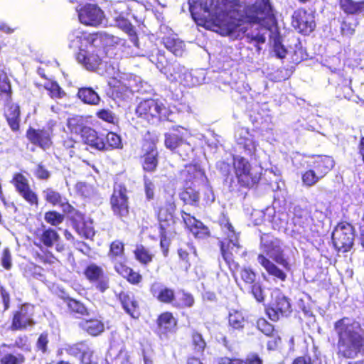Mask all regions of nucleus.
Masks as SVG:
<instances>
[{"label":"nucleus","mask_w":364,"mask_h":364,"mask_svg":"<svg viewBox=\"0 0 364 364\" xmlns=\"http://www.w3.org/2000/svg\"><path fill=\"white\" fill-rule=\"evenodd\" d=\"M338 358L354 359L364 355V331L359 322L343 316L333 323Z\"/></svg>","instance_id":"f257e3e1"},{"label":"nucleus","mask_w":364,"mask_h":364,"mask_svg":"<svg viewBox=\"0 0 364 364\" xmlns=\"http://www.w3.org/2000/svg\"><path fill=\"white\" fill-rule=\"evenodd\" d=\"M149 292L160 304L171 305L176 309H189L195 304V299L191 293L180 289L178 292L180 296L178 299L173 288L159 282L155 281L150 284Z\"/></svg>","instance_id":"f03ea898"},{"label":"nucleus","mask_w":364,"mask_h":364,"mask_svg":"<svg viewBox=\"0 0 364 364\" xmlns=\"http://www.w3.org/2000/svg\"><path fill=\"white\" fill-rule=\"evenodd\" d=\"M220 224L226 235V237L218 242L220 254L232 277H235V272L240 267L239 263L235 260L236 255L242 249L239 234L235 231L233 226L228 220L224 223L220 222Z\"/></svg>","instance_id":"7ed1b4c3"},{"label":"nucleus","mask_w":364,"mask_h":364,"mask_svg":"<svg viewBox=\"0 0 364 364\" xmlns=\"http://www.w3.org/2000/svg\"><path fill=\"white\" fill-rule=\"evenodd\" d=\"M307 169L301 173V181L306 187H311L326 176L335 166L333 157L323 155H311L305 161Z\"/></svg>","instance_id":"20e7f679"},{"label":"nucleus","mask_w":364,"mask_h":364,"mask_svg":"<svg viewBox=\"0 0 364 364\" xmlns=\"http://www.w3.org/2000/svg\"><path fill=\"white\" fill-rule=\"evenodd\" d=\"M221 4L224 9H220L218 0H210L209 10L215 13L212 16L213 24L222 34L230 36L234 33L238 24L233 21H226L224 18L229 12L237 10L240 6V0H221Z\"/></svg>","instance_id":"39448f33"},{"label":"nucleus","mask_w":364,"mask_h":364,"mask_svg":"<svg viewBox=\"0 0 364 364\" xmlns=\"http://www.w3.org/2000/svg\"><path fill=\"white\" fill-rule=\"evenodd\" d=\"M232 166L240 187L252 188L259 183L262 175V168L260 166L253 167L244 156H233Z\"/></svg>","instance_id":"423d86ee"},{"label":"nucleus","mask_w":364,"mask_h":364,"mask_svg":"<svg viewBox=\"0 0 364 364\" xmlns=\"http://www.w3.org/2000/svg\"><path fill=\"white\" fill-rule=\"evenodd\" d=\"M109 207L113 215L123 223L130 218L132 207L128 190L123 183L115 181L109 197Z\"/></svg>","instance_id":"0eeeda50"},{"label":"nucleus","mask_w":364,"mask_h":364,"mask_svg":"<svg viewBox=\"0 0 364 364\" xmlns=\"http://www.w3.org/2000/svg\"><path fill=\"white\" fill-rule=\"evenodd\" d=\"M138 117L151 124L170 120L171 111L161 100L149 98L141 100L136 107Z\"/></svg>","instance_id":"6e6552de"},{"label":"nucleus","mask_w":364,"mask_h":364,"mask_svg":"<svg viewBox=\"0 0 364 364\" xmlns=\"http://www.w3.org/2000/svg\"><path fill=\"white\" fill-rule=\"evenodd\" d=\"M164 146L183 159L188 158L193 147L187 140V129L182 126H173L164 134Z\"/></svg>","instance_id":"1a4fd4ad"},{"label":"nucleus","mask_w":364,"mask_h":364,"mask_svg":"<svg viewBox=\"0 0 364 364\" xmlns=\"http://www.w3.org/2000/svg\"><path fill=\"white\" fill-rule=\"evenodd\" d=\"M179 199L183 205L193 207H206L213 203L215 200V195L212 187L209 183L203 185L201 194L199 191L195 189L192 186L183 185L181 189Z\"/></svg>","instance_id":"9d476101"},{"label":"nucleus","mask_w":364,"mask_h":364,"mask_svg":"<svg viewBox=\"0 0 364 364\" xmlns=\"http://www.w3.org/2000/svg\"><path fill=\"white\" fill-rule=\"evenodd\" d=\"M151 58V61L170 82H177L183 77L185 67L177 60L168 58L164 51L158 50Z\"/></svg>","instance_id":"9b49d317"},{"label":"nucleus","mask_w":364,"mask_h":364,"mask_svg":"<svg viewBox=\"0 0 364 364\" xmlns=\"http://www.w3.org/2000/svg\"><path fill=\"white\" fill-rule=\"evenodd\" d=\"M355 228L347 221L337 223L331 235L333 245L337 253H346L351 250L354 245Z\"/></svg>","instance_id":"f8f14e48"},{"label":"nucleus","mask_w":364,"mask_h":364,"mask_svg":"<svg viewBox=\"0 0 364 364\" xmlns=\"http://www.w3.org/2000/svg\"><path fill=\"white\" fill-rule=\"evenodd\" d=\"M259 247L266 255L273 256V259L278 264L282 265L286 270L291 269V264L284 256L279 238L271 233H263L260 236Z\"/></svg>","instance_id":"ddd939ff"},{"label":"nucleus","mask_w":364,"mask_h":364,"mask_svg":"<svg viewBox=\"0 0 364 364\" xmlns=\"http://www.w3.org/2000/svg\"><path fill=\"white\" fill-rule=\"evenodd\" d=\"M139 159L144 173H153L157 171L160 154L157 144L154 140L145 139L143 141Z\"/></svg>","instance_id":"4468645a"},{"label":"nucleus","mask_w":364,"mask_h":364,"mask_svg":"<svg viewBox=\"0 0 364 364\" xmlns=\"http://www.w3.org/2000/svg\"><path fill=\"white\" fill-rule=\"evenodd\" d=\"M240 277H236L235 272V280L238 286L242 289L244 285L245 288L250 289V293L254 298L259 302L264 299V291L260 282L257 279L256 272L250 267H243L240 270Z\"/></svg>","instance_id":"2eb2a0df"},{"label":"nucleus","mask_w":364,"mask_h":364,"mask_svg":"<svg viewBox=\"0 0 364 364\" xmlns=\"http://www.w3.org/2000/svg\"><path fill=\"white\" fill-rule=\"evenodd\" d=\"M36 323L33 307L25 303L12 312L10 329L13 331H25L33 327Z\"/></svg>","instance_id":"dca6fc26"},{"label":"nucleus","mask_w":364,"mask_h":364,"mask_svg":"<svg viewBox=\"0 0 364 364\" xmlns=\"http://www.w3.org/2000/svg\"><path fill=\"white\" fill-rule=\"evenodd\" d=\"M291 24L299 34L309 36L316 27L315 14L304 8H299L291 15Z\"/></svg>","instance_id":"f3484780"},{"label":"nucleus","mask_w":364,"mask_h":364,"mask_svg":"<svg viewBox=\"0 0 364 364\" xmlns=\"http://www.w3.org/2000/svg\"><path fill=\"white\" fill-rule=\"evenodd\" d=\"M176 207L174 195L171 194L165 198L164 203L155 209L159 228H174Z\"/></svg>","instance_id":"a211bd4d"},{"label":"nucleus","mask_w":364,"mask_h":364,"mask_svg":"<svg viewBox=\"0 0 364 364\" xmlns=\"http://www.w3.org/2000/svg\"><path fill=\"white\" fill-rule=\"evenodd\" d=\"M103 35L100 33H87L85 31H74L69 33L70 48L94 47L95 50L100 46L103 41Z\"/></svg>","instance_id":"6ab92c4d"},{"label":"nucleus","mask_w":364,"mask_h":364,"mask_svg":"<svg viewBox=\"0 0 364 364\" xmlns=\"http://www.w3.org/2000/svg\"><path fill=\"white\" fill-rule=\"evenodd\" d=\"M11 183L14 186L16 191L31 206L38 207V194L32 190L28 178L21 173L14 174Z\"/></svg>","instance_id":"aec40b11"},{"label":"nucleus","mask_w":364,"mask_h":364,"mask_svg":"<svg viewBox=\"0 0 364 364\" xmlns=\"http://www.w3.org/2000/svg\"><path fill=\"white\" fill-rule=\"evenodd\" d=\"M268 318L272 321H277L280 318L287 316L291 312L289 299L283 294H278L265 308Z\"/></svg>","instance_id":"412c9836"},{"label":"nucleus","mask_w":364,"mask_h":364,"mask_svg":"<svg viewBox=\"0 0 364 364\" xmlns=\"http://www.w3.org/2000/svg\"><path fill=\"white\" fill-rule=\"evenodd\" d=\"M53 136V129L50 127L41 129L29 127L26 132V136L30 143L43 149H48L52 146Z\"/></svg>","instance_id":"4be33fe9"},{"label":"nucleus","mask_w":364,"mask_h":364,"mask_svg":"<svg viewBox=\"0 0 364 364\" xmlns=\"http://www.w3.org/2000/svg\"><path fill=\"white\" fill-rule=\"evenodd\" d=\"M78 18L82 24L96 27L102 23L104 12L97 5L87 4L78 11Z\"/></svg>","instance_id":"5701e85b"},{"label":"nucleus","mask_w":364,"mask_h":364,"mask_svg":"<svg viewBox=\"0 0 364 364\" xmlns=\"http://www.w3.org/2000/svg\"><path fill=\"white\" fill-rule=\"evenodd\" d=\"M181 215L185 228L193 234L195 238L203 240L210 236L209 228L202 221L184 210L181 211Z\"/></svg>","instance_id":"b1692460"},{"label":"nucleus","mask_w":364,"mask_h":364,"mask_svg":"<svg viewBox=\"0 0 364 364\" xmlns=\"http://www.w3.org/2000/svg\"><path fill=\"white\" fill-rule=\"evenodd\" d=\"M257 328L270 339L267 342V349L269 351L277 350L282 343V338L278 330L264 318H259L256 322Z\"/></svg>","instance_id":"393cba45"},{"label":"nucleus","mask_w":364,"mask_h":364,"mask_svg":"<svg viewBox=\"0 0 364 364\" xmlns=\"http://www.w3.org/2000/svg\"><path fill=\"white\" fill-rule=\"evenodd\" d=\"M84 276L91 283H95V287L101 292L109 288V279L105 275L102 268L96 264H89L83 271Z\"/></svg>","instance_id":"a878e982"},{"label":"nucleus","mask_w":364,"mask_h":364,"mask_svg":"<svg viewBox=\"0 0 364 364\" xmlns=\"http://www.w3.org/2000/svg\"><path fill=\"white\" fill-rule=\"evenodd\" d=\"M156 325L159 337H167L168 334L175 332L178 326V319L173 312L165 311L158 315Z\"/></svg>","instance_id":"bb28decb"},{"label":"nucleus","mask_w":364,"mask_h":364,"mask_svg":"<svg viewBox=\"0 0 364 364\" xmlns=\"http://www.w3.org/2000/svg\"><path fill=\"white\" fill-rule=\"evenodd\" d=\"M183 185L194 186L196 183H208V178L203 169L196 164L186 165L180 172Z\"/></svg>","instance_id":"cd10ccee"},{"label":"nucleus","mask_w":364,"mask_h":364,"mask_svg":"<svg viewBox=\"0 0 364 364\" xmlns=\"http://www.w3.org/2000/svg\"><path fill=\"white\" fill-rule=\"evenodd\" d=\"M115 272L132 286H139L143 282V275L129 267L125 260L114 264Z\"/></svg>","instance_id":"c85d7f7f"},{"label":"nucleus","mask_w":364,"mask_h":364,"mask_svg":"<svg viewBox=\"0 0 364 364\" xmlns=\"http://www.w3.org/2000/svg\"><path fill=\"white\" fill-rule=\"evenodd\" d=\"M117 299L124 311L134 318L139 316V304L135 296L128 291H120L117 294Z\"/></svg>","instance_id":"c756f323"},{"label":"nucleus","mask_w":364,"mask_h":364,"mask_svg":"<svg viewBox=\"0 0 364 364\" xmlns=\"http://www.w3.org/2000/svg\"><path fill=\"white\" fill-rule=\"evenodd\" d=\"M100 50L90 51L85 49H80L76 55L78 63L82 64L86 69L94 70L97 69L102 63V58L99 54Z\"/></svg>","instance_id":"7c9ffc66"},{"label":"nucleus","mask_w":364,"mask_h":364,"mask_svg":"<svg viewBox=\"0 0 364 364\" xmlns=\"http://www.w3.org/2000/svg\"><path fill=\"white\" fill-rule=\"evenodd\" d=\"M4 116L14 132L20 130L21 110L18 105L11 101L5 103Z\"/></svg>","instance_id":"2f4dec72"},{"label":"nucleus","mask_w":364,"mask_h":364,"mask_svg":"<svg viewBox=\"0 0 364 364\" xmlns=\"http://www.w3.org/2000/svg\"><path fill=\"white\" fill-rule=\"evenodd\" d=\"M73 228L82 237L89 239L95 236V232L92 223L86 220L83 213H77L71 221Z\"/></svg>","instance_id":"473e14b6"},{"label":"nucleus","mask_w":364,"mask_h":364,"mask_svg":"<svg viewBox=\"0 0 364 364\" xmlns=\"http://www.w3.org/2000/svg\"><path fill=\"white\" fill-rule=\"evenodd\" d=\"M236 142L242 148L247 155L250 156L255 155L258 143L247 129H241L236 139Z\"/></svg>","instance_id":"72a5a7b5"},{"label":"nucleus","mask_w":364,"mask_h":364,"mask_svg":"<svg viewBox=\"0 0 364 364\" xmlns=\"http://www.w3.org/2000/svg\"><path fill=\"white\" fill-rule=\"evenodd\" d=\"M36 237L39 242V245H43L47 248L53 247L60 239L58 232L50 227H44L41 231H37Z\"/></svg>","instance_id":"f704fd0d"},{"label":"nucleus","mask_w":364,"mask_h":364,"mask_svg":"<svg viewBox=\"0 0 364 364\" xmlns=\"http://www.w3.org/2000/svg\"><path fill=\"white\" fill-rule=\"evenodd\" d=\"M10 345L6 343L0 344V364H24L26 361L22 353L14 354L9 352Z\"/></svg>","instance_id":"c9c22d12"},{"label":"nucleus","mask_w":364,"mask_h":364,"mask_svg":"<svg viewBox=\"0 0 364 364\" xmlns=\"http://www.w3.org/2000/svg\"><path fill=\"white\" fill-rule=\"evenodd\" d=\"M64 350L71 357L80 356V360L87 357L94 350L91 349L87 341H80L76 343L65 346Z\"/></svg>","instance_id":"e433bc0d"},{"label":"nucleus","mask_w":364,"mask_h":364,"mask_svg":"<svg viewBox=\"0 0 364 364\" xmlns=\"http://www.w3.org/2000/svg\"><path fill=\"white\" fill-rule=\"evenodd\" d=\"M257 261L269 275L272 276L282 282H284L286 280L287 274L285 272H284L265 255L263 254H259L257 256Z\"/></svg>","instance_id":"4c0bfd02"},{"label":"nucleus","mask_w":364,"mask_h":364,"mask_svg":"<svg viewBox=\"0 0 364 364\" xmlns=\"http://www.w3.org/2000/svg\"><path fill=\"white\" fill-rule=\"evenodd\" d=\"M339 9L347 16H357L364 13V0H338Z\"/></svg>","instance_id":"58836bf2"},{"label":"nucleus","mask_w":364,"mask_h":364,"mask_svg":"<svg viewBox=\"0 0 364 364\" xmlns=\"http://www.w3.org/2000/svg\"><path fill=\"white\" fill-rule=\"evenodd\" d=\"M180 262H181L186 270H188L191 266V257L197 256V250L191 242H185L180 245L177 250Z\"/></svg>","instance_id":"ea45409f"},{"label":"nucleus","mask_w":364,"mask_h":364,"mask_svg":"<svg viewBox=\"0 0 364 364\" xmlns=\"http://www.w3.org/2000/svg\"><path fill=\"white\" fill-rule=\"evenodd\" d=\"M78 325L82 330L92 336L100 335L105 330L102 321L96 318L82 319Z\"/></svg>","instance_id":"a19ab883"},{"label":"nucleus","mask_w":364,"mask_h":364,"mask_svg":"<svg viewBox=\"0 0 364 364\" xmlns=\"http://www.w3.org/2000/svg\"><path fill=\"white\" fill-rule=\"evenodd\" d=\"M77 96L83 103L89 105H98L101 100L98 93L91 87L79 88Z\"/></svg>","instance_id":"79ce46f5"},{"label":"nucleus","mask_w":364,"mask_h":364,"mask_svg":"<svg viewBox=\"0 0 364 364\" xmlns=\"http://www.w3.org/2000/svg\"><path fill=\"white\" fill-rule=\"evenodd\" d=\"M107 256L112 262H119L125 259V245L120 240H114L109 244Z\"/></svg>","instance_id":"37998d69"},{"label":"nucleus","mask_w":364,"mask_h":364,"mask_svg":"<svg viewBox=\"0 0 364 364\" xmlns=\"http://www.w3.org/2000/svg\"><path fill=\"white\" fill-rule=\"evenodd\" d=\"M110 97L114 100H123L127 97L128 88L121 81L112 78L109 81Z\"/></svg>","instance_id":"c03bdc74"},{"label":"nucleus","mask_w":364,"mask_h":364,"mask_svg":"<svg viewBox=\"0 0 364 364\" xmlns=\"http://www.w3.org/2000/svg\"><path fill=\"white\" fill-rule=\"evenodd\" d=\"M133 254L135 259L143 266H147L151 263L154 258V254L142 244L136 245Z\"/></svg>","instance_id":"a18cd8bd"},{"label":"nucleus","mask_w":364,"mask_h":364,"mask_svg":"<svg viewBox=\"0 0 364 364\" xmlns=\"http://www.w3.org/2000/svg\"><path fill=\"white\" fill-rule=\"evenodd\" d=\"M162 43L167 50L176 56H182L184 51V43L178 38L172 36H166L162 38Z\"/></svg>","instance_id":"49530a36"},{"label":"nucleus","mask_w":364,"mask_h":364,"mask_svg":"<svg viewBox=\"0 0 364 364\" xmlns=\"http://www.w3.org/2000/svg\"><path fill=\"white\" fill-rule=\"evenodd\" d=\"M115 23L119 28L124 31L129 36L130 41L134 44L137 45L139 38L134 26L126 18L119 16L115 18Z\"/></svg>","instance_id":"de8ad7c7"},{"label":"nucleus","mask_w":364,"mask_h":364,"mask_svg":"<svg viewBox=\"0 0 364 364\" xmlns=\"http://www.w3.org/2000/svg\"><path fill=\"white\" fill-rule=\"evenodd\" d=\"M247 323V319L242 312L232 310L229 313L228 325L232 331H242Z\"/></svg>","instance_id":"09e8293b"},{"label":"nucleus","mask_w":364,"mask_h":364,"mask_svg":"<svg viewBox=\"0 0 364 364\" xmlns=\"http://www.w3.org/2000/svg\"><path fill=\"white\" fill-rule=\"evenodd\" d=\"M103 151L121 149L123 147L120 135L114 132H108L105 136Z\"/></svg>","instance_id":"8fccbe9b"},{"label":"nucleus","mask_w":364,"mask_h":364,"mask_svg":"<svg viewBox=\"0 0 364 364\" xmlns=\"http://www.w3.org/2000/svg\"><path fill=\"white\" fill-rule=\"evenodd\" d=\"M176 234L175 228H159L160 247L164 256H167L168 254L171 244L170 237Z\"/></svg>","instance_id":"3c124183"},{"label":"nucleus","mask_w":364,"mask_h":364,"mask_svg":"<svg viewBox=\"0 0 364 364\" xmlns=\"http://www.w3.org/2000/svg\"><path fill=\"white\" fill-rule=\"evenodd\" d=\"M0 96L5 97L6 101L11 100L12 89L11 82L4 71L0 73Z\"/></svg>","instance_id":"603ef678"},{"label":"nucleus","mask_w":364,"mask_h":364,"mask_svg":"<svg viewBox=\"0 0 364 364\" xmlns=\"http://www.w3.org/2000/svg\"><path fill=\"white\" fill-rule=\"evenodd\" d=\"M45 200L53 206L59 205L64 197L53 188H47L43 191Z\"/></svg>","instance_id":"864d4df0"},{"label":"nucleus","mask_w":364,"mask_h":364,"mask_svg":"<svg viewBox=\"0 0 364 364\" xmlns=\"http://www.w3.org/2000/svg\"><path fill=\"white\" fill-rule=\"evenodd\" d=\"M66 301L68 308L71 314L78 316H86L89 314L87 309L80 301L72 298H68Z\"/></svg>","instance_id":"5fc2aeb1"},{"label":"nucleus","mask_w":364,"mask_h":364,"mask_svg":"<svg viewBox=\"0 0 364 364\" xmlns=\"http://www.w3.org/2000/svg\"><path fill=\"white\" fill-rule=\"evenodd\" d=\"M191 338L193 350L199 354H203L206 347V342L201 333L193 330L191 333Z\"/></svg>","instance_id":"6e6d98bb"},{"label":"nucleus","mask_w":364,"mask_h":364,"mask_svg":"<svg viewBox=\"0 0 364 364\" xmlns=\"http://www.w3.org/2000/svg\"><path fill=\"white\" fill-rule=\"evenodd\" d=\"M10 349H18L24 352H31V345L29 338L26 335L20 334L17 336L14 340V343L9 344Z\"/></svg>","instance_id":"4d7b16f0"},{"label":"nucleus","mask_w":364,"mask_h":364,"mask_svg":"<svg viewBox=\"0 0 364 364\" xmlns=\"http://www.w3.org/2000/svg\"><path fill=\"white\" fill-rule=\"evenodd\" d=\"M67 127L72 132H80L82 134V130L88 126L84 125V119L82 116L74 115L69 117L67 120Z\"/></svg>","instance_id":"13d9d810"},{"label":"nucleus","mask_w":364,"mask_h":364,"mask_svg":"<svg viewBox=\"0 0 364 364\" xmlns=\"http://www.w3.org/2000/svg\"><path fill=\"white\" fill-rule=\"evenodd\" d=\"M43 87L48 90V95L51 98L60 99L65 95V92L56 81L48 80L43 85Z\"/></svg>","instance_id":"bf43d9fd"},{"label":"nucleus","mask_w":364,"mask_h":364,"mask_svg":"<svg viewBox=\"0 0 364 364\" xmlns=\"http://www.w3.org/2000/svg\"><path fill=\"white\" fill-rule=\"evenodd\" d=\"M49 334L47 331H43L39 334L36 342V350L42 354L48 352Z\"/></svg>","instance_id":"052dcab7"},{"label":"nucleus","mask_w":364,"mask_h":364,"mask_svg":"<svg viewBox=\"0 0 364 364\" xmlns=\"http://www.w3.org/2000/svg\"><path fill=\"white\" fill-rule=\"evenodd\" d=\"M308 58V54L306 49L302 46L301 42L294 45V50L291 54L292 62L297 64Z\"/></svg>","instance_id":"680f3d73"},{"label":"nucleus","mask_w":364,"mask_h":364,"mask_svg":"<svg viewBox=\"0 0 364 364\" xmlns=\"http://www.w3.org/2000/svg\"><path fill=\"white\" fill-rule=\"evenodd\" d=\"M46 222L53 226L60 225L64 220V215L56 210H48L44 215Z\"/></svg>","instance_id":"e2e57ef3"},{"label":"nucleus","mask_w":364,"mask_h":364,"mask_svg":"<svg viewBox=\"0 0 364 364\" xmlns=\"http://www.w3.org/2000/svg\"><path fill=\"white\" fill-rule=\"evenodd\" d=\"M33 257L37 262L43 264H52L57 260L54 255L48 250L43 253L36 252Z\"/></svg>","instance_id":"0e129e2a"},{"label":"nucleus","mask_w":364,"mask_h":364,"mask_svg":"<svg viewBox=\"0 0 364 364\" xmlns=\"http://www.w3.org/2000/svg\"><path fill=\"white\" fill-rule=\"evenodd\" d=\"M96 116L101 120L109 124H116L118 122L115 114L107 109H101L96 112Z\"/></svg>","instance_id":"69168bd1"},{"label":"nucleus","mask_w":364,"mask_h":364,"mask_svg":"<svg viewBox=\"0 0 364 364\" xmlns=\"http://www.w3.org/2000/svg\"><path fill=\"white\" fill-rule=\"evenodd\" d=\"M97 132L90 127H85L82 130L80 134L81 139L85 144H87L91 147L92 142L94 143L95 137L96 136Z\"/></svg>","instance_id":"338daca9"},{"label":"nucleus","mask_w":364,"mask_h":364,"mask_svg":"<svg viewBox=\"0 0 364 364\" xmlns=\"http://www.w3.org/2000/svg\"><path fill=\"white\" fill-rule=\"evenodd\" d=\"M144 192L146 198L148 200H153L155 196V186L153 181L146 176H143Z\"/></svg>","instance_id":"774afa93"}]
</instances>
